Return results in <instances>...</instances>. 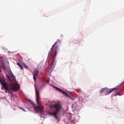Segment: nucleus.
Listing matches in <instances>:
<instances>
[{
  "instance_id": "f257e3e1",
  "label": "nucleus",
  "mask_w": 124,
  "mask_h": 124,
  "mask_svg": "<svg viewBox=\"0 0 124 124\" xmlns=\"http://www.w3.org/2000/svg\"><path fill=\"white\" fill-rule=\"evenodd\" d=\"M7 78L8 79L9 82H5L4 79L0 78V83L2 85V89L4 90L6 93H10L12 94L11 91L13 92H17L20 90V85L18 84L16 85L12 82V79L10 78V77L8 75H6Z\"/></svg>"
},
{
  "instance_id": "f03ea898",
  "label": "nucleus",
  "mask_w": 124,
  "mask_h": 124,
  "mask_svg": "<svg viewBox=\"0 0 124 124\" xmlns=\"http://www.w3.org/2000/svg\"><path fill=\"white\" fill-rule=\"evenodd\" d=\"M58 44V42H56L52 46L51 49L50 50L48 54V58H50L52 57V54H53V52H54V55L52 57V61L49 65V69H51L52 67H53V65H54V63H55V61L56 60V58L57 57V53L58 52V46L57 45Z\"/></svg>"
},
{
  "instance_id": "7ed1b4c3",
  "label": "nucleus",
  "mask_w": 124,
  "mask_h": 124,
  "mask_svg": "<svg viewBox=\"0 0 124 124\" xmlns=\"http://www.w3.org/2000/svg\"><path fill=\"white\" fill-rule=\"evenodd\" d=\"M62 105H61L60 103H55L54 105H51L50 106V109L53 110V109H54L55 111L50 112L49 115L51 116H53L54 118H56L57 120H58L59 118H58V116H57V115H58V113L61 111V109H62Z\"/></svg>"
},
{
  "instance_id": "20e7f679",
  "label": "nucleus",
  "mask_w": 124,
  "mask_h": 124,
  "mask_svg": "<svg viewBox=\"0 0 124 124\" xmlns=\"http://www.w3.org/2000/svg\"><path fill=\"white\" fill-rule=\"evenodd\" d=\"M123 84H124V82H122L120 85H118L117 87L109 89V90L107 92L108 94H109V93H113V92H115V91H117V90L120 89L121 87L123 86Z\"/></svg>"
},
{
  "instance_id": "39448f33",
  "label": "nucleus",
  "mask_w": 124,
  "mask_h": 124,
  "mask_svg": "<svg viewBox=\"0 0 124 124\" xmlns=\"http://www.w3.org/2000/svg\"><path fill=\"white\" fill-rule=\"evenodd\" d=\"M35 92L37 104L39 105V100H40V95L39 94V92L38 91V90H36V88H35Z\"/></svg>"
},
{
  "instance_id": "423d86ee",
  "label": "nucleus",
  "mask_w": 124,
  "mask_h": 124,
  "mask_svg": "<svg viewBox=\"0 0 124 124\" xmlns=\"http://www.w3.org/2000/svg\"><path fill=\"white\" fill-rule=\"evenodd\" d=\"M54 88H55L56 90H57V91H59L60 93H62V94H65L66 96H69V95H68V94H67V93H66V92L62 90V89L55 86H54Z\"/></svg>"
},
{
  "instance_id": "0eeeda50",
  "label": "nucleus",
  "mask_w": 124,
  "mask_h": 124,
  "mask_svg": "<svg viewBox=\"0 0 124 124\" xmlns=\"http://www.w3.org/2000/svg\"><path fill=\"white\" fill-rule=\"evenodd\" d=\"M39 73V71H38V70L37 69L34 70V73H33V78L34 81H35L36 79V77H37V75H38Z\"/></svg>"
},
{
  "instance_id": "6e6552de",
  "label": "nucleus",
  "mask_w": 124,
  "mask_h": 124,
  "mask_svg": "<svg viewBox=\"0 0 124 124\" xmlns=\"http://www.w3.org/2000/svg\"><path fill=\"white\" fill-rule=\"evenodd\" d=\"M69 121L72 124H75V118L73 116H70Z\"/></svg>"
},
{
  "instance_id": "1a4fd4ad",
  "label": "nucleus",
  "mask_w": 124,
  "mask_h": 124,
  "mask_svg": "<svg viewBox=\"0 0 124 124\" xmlns=\"http://www.w3.org/2000/svg\"><path fill=\"white\" fill-rule=\"evenodd\" d=\"M1 66L3 70L6 69V67H5V65L4 64V62H3V60H1Z\"/></svg>"
},
{
  "instance_id": "9d476101",
  "label": "nucleus",
  "mask_w": 124,
  "mask_h": 124,
  "mask_svg": "<svg viewBox=\"0 0 124 124\" xmlns=\"http://www.w3.org/2000/svg\"><path fill=\"white\" fill-rule=\"evenodd\" d=\"M107 90H108V88H107V87L102 88L100 90V93L101 94V93H104V92H105V91H107Z\"/></svg>"
},
{
  "instance_id": "9b49d317",
  "label": "nucleus",
  "mask_w": 124,
  "mask_h": 124,
  "mask_svg": "<svg viewBox=\"0 0 124 124\" xmlns=\"http://www.w3.org/2000/svg\"><path fill=\"white\" fill-rule=\"evenodd\" d=\"M35 110L36 111H37V110H38V111H40V112H41V111H42V109L41 108V107L40 106H37L35 108Z\"/></svg>"
},
{
  "instance_id": "f8f14e48",
  "label": "nucleus",
  "mask_w": 124,
  "mask_h": 124,
  "mask_svg": "<svg viewBox=\"0 0 124 124\" xmlns=\"http://www.w3.org/2000/svg\"><path fill=\"white\" fill-rule=\"evenodd\" d=\"M17 65H18V66H19V67L21 68V69H22V70H24V68L23 67V66H22V65H21L20 63L17 62Z\"/></svg>"
},
{
  "instance_id": "ddd939ff",
  "label": "nucleus",
  "mask_w": 124,
  "mask_h": 124,
  "mask_svg": "<svg viewBox=\"0 0 124 124\" xmlns=\"http://www.w3.org/2000/svg\"><path fill=\"white\" fill-rule=\"evenodd\" d=\"M22 65L23 66H24V67L26 68V69H29V67H28V66L26 65V64H25L24 63H22Z\"/></svg>"
},
{
  "instance_id": "4468645a",
  "label": "nucleus",
  "mask_w": 124,
  "mask_h": 124,
  "mask_svg": "<svg viewBox=\"0 0 124 124\" xmlns=\"http://www.w3.org/2000/svg\"><path fill=\"white\" fill-rule=\"evenodd\" d=\"M28 101L30 103H31V104L34 106V103H33V102L31 100H29Z\"/></svg>"
},
{
  "instance_id": "2eb2a0df",
  "label": "nucleus",
  "mask_w": 124,
  "mask_h": 124,
  "mask_svg": "<svg viewBox=\"0 0 124 124\" xmlns=\"http://www.w3.org/2000/svg\"><path fill=\"white\" fill-rule=\"evenodd\" d=\"M11 77L12 78H13V79L14 80H15V77L14 76H13V75H12L11 76Z\"/></svg>"
},
{
  "instance_id": "dca6fc26",
  "label": "nucleus",
  "mask_w": 124,
  "mask_h": 124,
  "mask_svg": "<svg viewBox=\"0 0 124 124\" xmlns=\"http://www.w3.org/2000/svg\"><path fill=\"white\" fill-rule=\"evenodd\" d=\"M20 109H21V110H22L24 112H26V110L24 109V108L20 107Z\"/></svg>"
},
{
  "instance_id": "f3484780",
  "label": "nucleus",
  "mask_w": 124,
  "mask_h": 124,
  "mask_svg": "<svg viewBox=\"0 0 124 124\" xmlns=\"http://www.w3.org/2000/svg\"><path fill=\"white\" fill-rule=\"evenodd\" d=\"M73 107H74L75 108H77V106L75 105H73Z\"/></svg>"
},
{
  "instance_id": "a211bd4d",
  "label": "nucleus",
  "mask_w": 124,
  "mask_h": 124,
  "mask_svg": "<svg viewBox=\"0 0 124 124\" xmlns=\"http://www.w3.org/2000/svg\"><path fill=\"white\" fill-rule=\"evenodd\" d=\"M57 41H59V40H57Z\"/></svg>"
}]
</instances>
